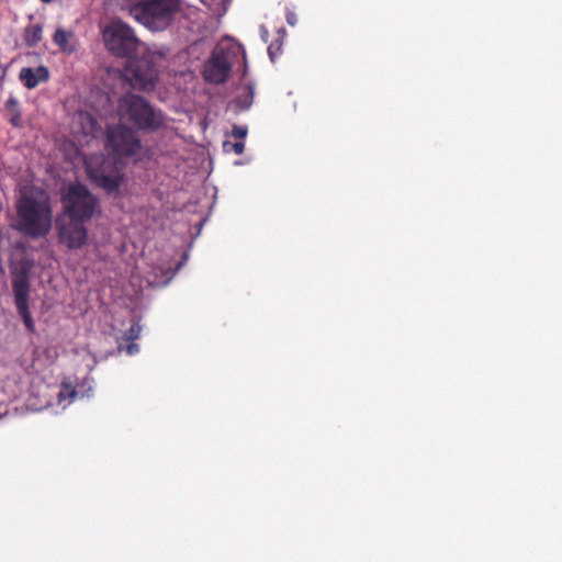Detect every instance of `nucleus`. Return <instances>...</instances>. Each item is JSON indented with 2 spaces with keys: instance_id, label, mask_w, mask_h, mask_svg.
I'll list each match as a JSON object with an SVG mask.
<instances>
[{
  "instance_id": "obj_1",
  "label": "nucleus",
  "mask_w": 562,
  "mask_h": 562,
  "mask_svg": "<svg viewBox=\"0 0 562 562\" xmlns=\"http://www.w3.org/2000/svg\"><path fill=\"white\" fill-rule=\"evenodd\" d=\"M53 210L49 198L43 192H23L16 202L19 232L31 238L46 236L52 229Z\"/></svg>"
},
{
  "instance_id": "obj_2",
  "label": "nucleus",
  "mask_w": 562,
  "mask_h": 562,
  "mask_svg": "<svg viewBox=\"0 0 562 562\" xmlns=\"http://www.w3.org/2000/svg\"><path fill=\"white\" fill-rule=\"evenodd\" d=\"M121 124L108 130V146L120 156H131L138 148L136 131L140 127V98L126 93L120 101Z\"/></svg>"
},
{
  "instance_id": "obj_3",
  "label": "nucleus",
  "mask_w": 562,
  "mask_h": 562,
  "mask_svg": "<svg viewBox=\"0 0 562 562\" xmlns=\"http://www.w3.org/2000/svg\"><path fill=\"white\" fill-rule=\"evenodd\" d=\"M105 47L116 56L130 58L136 50L138 40L134 31L122 21H112L103 31ZM125 77L134 79L135 85L140 80V69L136 60H127Z\"/></svg>"
},
{
  "instance_id": "obj_4",
  "label": "nucleus",
  "mask_w": 562,
  "mask_h": 562,
  "mask_svg": "<svg viewBox=\"0 0 562 562\" xmlns=\"http://www.w3.org/2000/svg\"><path fill=\"white\" fill-rule=\"evenodd\" d=\"M63 213L60 215L90 220L98 207L97 199L82 184L70 186L61 199Z\"/></svg>"
},
{
  "instance_id": "obj_5",
  "label": "nucleus",
  "mask_w": 562,
  "mask_h": 562,
  "mask_svg": "<svg viewBox=\"0 0 562 562\" xmlns=\"http://www.w3.org/2000/svg\"><path fill=\"white\" fill-rule=\"evenodd\" d=\"M85 222L83 220L59 215L57 218L59 241L71 249L82 247L87 240Z\"/></svg>"
},
{
  "instance_id": "obj_6",
  "label": "nucleus",
  "mask_w": 562,
  "mask_h": 562,
  "mask_svg": "<svg viewBox=\"0 0 562 562\" xmlns=\"http://www.w3.org/2000/svg\"><path fill=\"white\" fill-rule=\"evenodd\" d=\"M74 133H81L85 136H94L97 132L95 120L86 112H79L75 115L72 121Z\"/></svg>"
},
{
  "instance_id": "obj_7",
  "label": "nucleus",
  "mask_w": 562,
  "mask_h": 562,
  "mask_svg": "<svg viewBox=\"0 0 562 562\" xmlns=\"http://www.w3.org/2000/svg\"><path fill=\"white\" fill-rule=\"evenodd\" d=\"M19 77L27 89H33L40 82L48 79V70L45 67H38L36 69L22 68Z\"/></svg>"
},
{
  "instance_id": "obj_8",
  "label": "nucleus",
  "mask_w": 562,
  "mask_h": 562,
  "mask_svg": "<svg viewBox=\"0 0 562 562\" xmlns=\"http://www.w3.org/2000/svg\"><path fill=\"white\" fill-rule=\"evenodd\" d=\"M54 43L66 53H72L76 48L75 34L71 31H66L63 27H58L54 34Z\"/></svg>"
},
{
  "instance_id": "obj_9",
  "label": "nucleus",
  "mask_w": 562,
  "mask_h": 562,
  "mask_svg": "<svg viewBox=\"0 0 562 562\" xmlns=\"http://www.w3.org/2000/svg\"><path fill=\"white\" fill-rule=\"evenodd\" d=\"M139 328L137 326H132L128 334L121 338L119 341V351L125 352L128 356L136 355L138 352V346L134 342L137 339L139 334Z\"/></svg>"
},
{
  "instance_id": "obj_10",
  "label": "nucleus",
  "mask_w": 562,
  "mask_h": 562,
  "mask_svg": "<svg viewBox=\"0 0 562 562\" xmlns=\"http://www.w3.org/2000/svg\"><path fill=\"white\" fill-rule=\"evenodd\" d=\"M15 294V304L19 312H25L27 307V284L24 280L20 279L14 281L13 284Z\"/></svg>"
},
{
  "instance_id": "obj_11",
  "label": "nucleus",
  "mask_w": 562,
  "mask_h": 562,
  "mask_svg": "<svg viewBox=\"0 0 562 562\" xmlns=\"http://www.w3.org/2000/svg\"><path fill=\"white\" fill-rule=\"evenodd\" d=\"M87 169L91 178H93L101 187L106 189H113L116 187V181L108 176H104L102 171H92L91 159L87 161Z\"/></svg>"
},
{
  "instance_id": "obj_12",
  "label": "nucleus",
  "mask_w": 562,
  "mask_h": 562,
  "mask_svg": "<svg viewBox=\"0 0 562 562\" xmlns=\"http://www.w3.org/2000/svg\"><path fill=\"white\" fill-rule=\"evenodd\" d=\"M24 38L30 47L36 46L42 40V26L32 24L25 29Z\"/></svg>"
},
{
  "instance_id": "obj_13",
  "label": "nucleus",
  "mask_w": 562,
  "mask_h": 562,
  "mask_svg": "<svg viewBox=\"0 0 562 562\" xmlns=\"http://www.w3.org/2000/svg\"><path fill=\"white\" fill-rule=\"evenodd\" d=\"M76 394L77 392L71 387V385L63 384L57 395L59 404H63L67 401V403L64 405L65 408L74 400Z\"/></svg>"
},
{
  "instance_id": "obj_14",
  "label": "nucleus",
  "mask_w": 562,
  "mask_h": 562,
  "mask_svg": "<svg viewBox=\"0 0 562 562\" xmlns=\"http://www.w3.org/2000/svg\"><path fill=\"white\" fill-rule=\"evenodd\" d=\"M9 116H10L9 121L13 126H15V127L22 126L23 122H22L20 109L14 112L9 113Z\"/></svg>"
},
{
  "instance_id": "obj_15",
  "label": "nucleus",
  "mask_w": 562,
  "mask_h": 562,
  "mask_svg": "<svg viewBox=\"0 0 562 562\" xmlns=\"http://www.w3.org/2000/svg\"><path fill=\"white\" fill-rule=\"evenodd\" d=\"M5 110L8 111V113H11V112H14L16 110H19V102L15 98L13 97H10L7 101H5Z\"/></svg>"
},
{
  "instance_id": "obj_16",
  "label": "nucleus",
  "mask_w": 562,
  "mask_h": 562,
  "mask_svg": "<svg viewBox=\"0 0 562 562\" xmlns=\"http://www.w3.org/2000/svg\"><path fill=\"white\" fill-rule=\"evenodd\" d=\"M21 314V316L23 317L24 319V323L25 325L31 328L33 323H32V318H31V315H30V312H29V307H26V313L25 312H19Z\"/></svg>"
},
{
  "instance_id": "obj_17",
  "label": "nucleus",
  "mask_w": 562,
  "mask_h": 562,
  "mask_svg": "<svg viewBox=\"0 0 562 562\" xmlns=\"http://www.w3.org/2000/svg\"><path fill=\"white\" fill-rule=\"evenodd\" d=\"M131 14L134 16L136 21H140V8L136 2L135 5L131 10Z\"/></svg>"
}]
</instances>
